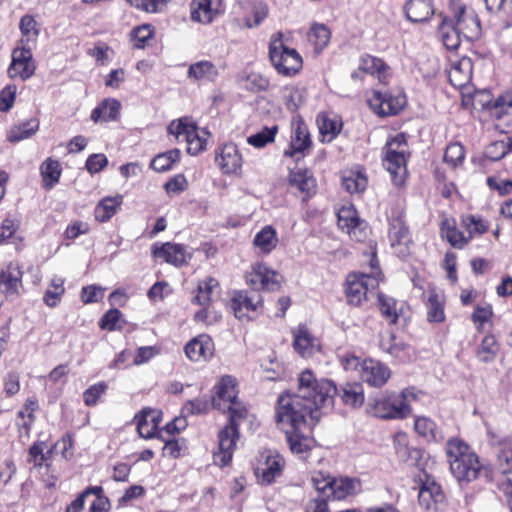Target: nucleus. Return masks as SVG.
Listing matches in <instances>:
<instances>
[{
	"mask_svg": "<svg viewBox=\"0 0 512 512\" xmlns=\"http://www.w3.org/2000/svg\"><path fill=\"white\" fill-rule=\"evenodd\" d=\"M491 114L500 122L501 128L512 130V92L498 97L491 107Z\"/></svg>",
	"mask_w": 512,
	"mask_h": 512,
	"instance_id": "30",
	"label": "nucleus"
},
{
	"mask_svg": "<svg viewBox=\"0 0 512 512\" xmlns=\"http://www.w3.org/2000/svg\"><path fill=\"white\" fill-rule=\"evenodd\" d=\"M332 481V477L325 475L322 472H314L311 476V483L313 487L326 498H328Z\"/></svg>",
	"mask_w": 512,
	"mask_h": 512,
	"instance_id": "62",
	"label": "nucleus"
},
{
	"mask_svg": "<svg viewBox=\"0 0 512 512\" xmlns=\"http://www.w3.org/2000/svg\"><path fill=\"white\" fill-rule=\"evenodd\" d=\"M152 252L156 258H160L176 267L187 264L188 259L191 257L183 245L170 242L163 243L161 246L154 244Z\"/></svg>",
	"mask_w": 512,
	"mask_h": 512,
	"instance_id": "22",
	"label": "nucleus"
},
{
	"mask_svg": "<svg viewBox=\"0 0 512 512\" xmlns=\"http://www.w3.org/2000/svg\"><path fill=\"white\" fill-rule=\"evenodd\" d=\"M238 428L235 425H226L218 434V450L214 452V463L226 466L230 463L238 440Z\"/></svg>",
	"mask_w": 512,
	"mask_h": 512,
	"instance_id": "18",
	"label": "nucleus"
},
{
	"mask_svg": "<svg viewBox=\"0 0 512 512\" xmlns=\"http://www.w3.org/2000/svg\"><path fill=\"white\" fill-rule=\"evenodd\" d=\"M465 158L464 147L458 143H451L447 146L444 154V160L446 163L453 167L461 164Z\"/></svg>",
	"mask_w": 512,
	"mask_h": 512,
	"instance_id": "58",
	"label": "nucleus"
},
{
	"mask_svg": "<svg viewBox=\"0 0 512 512\" xmlns=\"http://www.w3.org/2000/svg\"><path fill=\"white\" fill-rule=\"evenodd\" d=\"M167 131L178 142H186L187 152L190 155H197L206 149L209 133L204 129L199 130L195 123L188 118L173 120L168 125Z\"/></svg>",
	"mask_w": 512,
	"mask_h": 512,
	"instance_id": "6",
	"label": "nucleus"
},
{
	"mask_svg": "<svg viewBox=\"0 0 512 512\" xmlns=\"http://www.w3.org/2000/svg\"><path fill=\"white\" fill-rule=\"evenodd\" d=\"M281 94L286 108L290 111H295L302 102L301 91L294 86L284 87Z\"/></svg>",
	"mask_w": 512,
	"mask_h": 512,
	"instance_id": "57",
	"label": "nucleus"
},
{
	"mask_svg": "<svg viewBox=\"0 0 512 512\" xmlns=\"http://www.w3.org/2000/svg\"><path fill=\"white\" fill-rule=\"evenodd\" d=\"M285 465L284 458L274 451H265L261 454L255 474L263 484H271L282 474Z\"/></svg>",
	"mask_w": 512,
	"mask_h": 512,
	"instance_id": "14",
	"label": "nucleus"
},
{
	"mask_svg": "<svg viewBox=\"0 0 512 512\" xmlns=\"http://www.w3.org/2000/svg\"><path fill=\"white\" fill-rule=\"evenodd\" d=\"M107 384L105 382H99L91 385L83 393V401L86 406H95L98 399L106 392Z\"/></svg>",
	"mask_w": 512,
	"mask_h": 512,
	"instance_id": "59",
	"label": "nucleus"
},
{
	"mask_svg": "<svg viewBox=\"0 0 512 512\" xmlns=\"http://www.w3.org/2000/svg\"><path fill=\"white\" fill-rule=\"evenodd\" d=\"M22 272L18 266L9 265L0 271V291L7 297H16L22 288Z\"/></svg>",
	"mask_w": 512,
	"mask_h": 512,
	"instance_id": "28",
	"label": "nucleus"
},
{
	"mask_svg": "<svg viewBox=\"0 0 512 512\" xmlns=\"http://www.w3.org/2000/svg\"><path fill=\"white\" fill-rule=\"evenodd\" d=\"M380 282L379 275L350 273L346 279V297L350 304L361 305L369 292L374 291Z\"/></svg>",
	"mask_w": 512,
	"mask_h": 512,
	"instance_id": "8",
	"label": "nucleus"
},
{
	"mask_svg": "<svg viewBox=\"0 0 512 512\" xmlns=\"http://www.w3.org/2000/svg\"><path fill=\"white\" fill-rule=\"evenodd\" d=\"M306 430L286 429V440L291 452L301 459L307 457V453L313 446V441L305 433Z\"/></svg>",
	"mask_w": 512,
	"mask_h": 512,
	"instance_id": "33",
	"label": "nucleus"
},
{
	"mask_svg": "<svg viewBox=\"0 0 512 512\" xmlns=\"http://www.w3.org/2000/svg\"><path fill=\"white\" fill-rule=\"evenodd\" d=\"M369 107L380 116L395 115L402 110L406 104L403 94L392 95L374 90L367 98Z\"/></svg>",
	"mask_w": 512,
	"mask_h": 512,
	"instance_id": "12",
	"label": "nucleus"
},
{
	"mask_svg": "<svg viewBox=\"0 0 512 512\" xmlns=\"http://www.w3.org/2000/svg\"><path fill=\"white\" fill-rule=\"evenodd\" d=\"M317 124L321 141L326 143H330L334 140L342 128V121L338 116H329L324 113L318 115Z\"/></svg>",
	"mask_w": 512,
	"mask_h": 512,
	"instance_id": "39",
	"label": "nucleus"
},
{
	"mask_svg": "<svg viewBox=\"0 0 512 512\" xmlns=\"http://www.w3.org/2000/svg\"><path fill=\"white\" fill-rule=\"evenodd\" d=\"M311 138L306 124L297 119L292 122V135L289 147L284 151V157L293 158L296 162L303 159L311 147Z\"/></svg>",
	"mask_w": 512,
	"mask_h": 512,
	"instance_id": "13",
	"label": "nucleus"
},
{
	"mask_svg": "<svg viewBox=\"0 0 512 512\" xmlns=\"http://www.w3.org/2000/svg\"><path fill=\"white\" fill-rule=\"evenodd\" d=\"M473 61L469 57H462L456 61L451 62V67L448 71L450 83L459 89H466L467 94L469 91V84L472 79Z\"/></svg>",
	"mask_w": 512,
	"mask_h": 512,
	"instance_id": "20",
	"label": "nucleus"
},
{
	"mask_svg": "<svg viewBox=\"0 0 512 512\" xmlns=\"http://www.w3.org/2000/svg\"><path fill=\"white\" fill-rule=\"evenodd\" d=\"M405 13L412 22H424L434 13L432 0H409L405 5Z\"/></svg>",
	"mask_w": 512,
	"mask_h": 512,
	"instance_id": "38",
	"label": "nucleus"
},
{
	"mask_svg": "<svg viewBox=\"0 0 512 512\" xmlns=\"http://www.w3.org/2000/svg\"><path fill=\"white\" fill-rule=\"evenodd\" d=\"M39 128V123L36 119H31L22 123L21 125L12 127L7 135L10 142H18L27 139L34 135Z\"/></svg>",
	"mask_w": 512,
	"mask_h": 512,
	"instance_id": "50",
	"label": "nucleus"
},
{
	"mask_svg": "<svg viewBox=\"0 0 512 512\" xmlns=\"http://www.w3.org/2000/svg\"><path fill=\"white\" fill-rule=\"evenodd\" d=\"M222 0H193L191 4L192 20L208 24L220 13Z\"/></svg>",
	"mask_w": 512,
	"mask_h": 512,
	"instance_id": "26",
	"label": "nucleus"
},
{
	"mask_svg": "<svg viewBox=\"0 0 512 512\" xmlns=\"http://www.w3.org/2000/svg\"><path fill=\"white\" fill-rule=\"evenodd\" d=\"M424 303L429 323H443L445 321V297L441 292L434 288L429 289L426 292Z\"/></svg>",
	"mask_w": 512,
	"mask_h": 512,
	"instance_id": "27",
	"label": "nucleus"
},
{
	"mask_svg": "<svg viewBox=\"0 0 512 512\" xmlns=\"http://www.w3.org/2000/svg\"><path fill=\"white\" fill-rule=\"evenodd\" d=\"M337 388L327 379H317L311 370L298 376L297 392H284L277 400L276 420L283 430H310L321 411L333 406Z\"/></svg>",
	"mask_w": 512,
	"mask_h": 512,
	"instance_id": "1",
	"label": "nucleus"
},
{
	"mask_svg": "<svg viewBox=\"0 0 512 512\" xmlns=\"http://www.w3.org/2000/svg\"><path fill=\"white\" fill-rule=\"evenodd\" d=\"M389 239L394 252L406 257L410 254L412 240L407 225L401 218L393 219L389 229Z\"/></svg>",
	"mask_w": 512,
	"mask_h": 512,
	"instance_id": "19",
	"label": "nucleus"
},
{
	"mask_svg": "<svg viewBox=\"0 0 512 512\" xmlns=\"http://www.w3.org/2000/svg\"><path fill=\"white\" fill-rule=\"evenodd\" d=\"M20 30L23 37H25L24 41L27 43V45H30V40L35 39L39 34V31L36 27V21L30 15H25L21 18Z\"/></svg>",
	"mask_w": 512,
	"mask_h": 512,
	"instance_id": "61",
	"label": "nucleus"
},
{
	"mask_svg": "<svg viewBox=\"0 0 512 512\" xmlns=\"http://www.w3.org/2000/svg\"><path fill=\"white\" fill-rule=\"evenodd\" d=\"M444 498L440 486L433 481H426L420 487L418 493L419 505L425 510L435 509Z\"/></svg>",
	"mask_w": 512,
	"mask_h": 512,
	"instance_id": "35",
	"label": "nucleus"
},
{
	"mask_svg": "<svg viewBox=\"0 0 512 512\" xmlns=\"http://www.w3.org/2000/svg\"><path fill=\"white\" fill-rule=\"evenodd\" d=\"M341 399L353 408L362 406L364 403V389L360 383H346L341 389Z\"/></svg>",
	"mask_w": 512,
	"mask_h": 512,
	"instance_id": "47",
	"label": "nucleus"
},
{
	"mask_svg": "<svg viewBox=\"0 0 512 512\" xmlns=\"http://www.w3.org/2000/svg\"><path fill=\"white\" fill-rule=\"evenodd\" d=\"M409 155L408 143L403 133L389 138L383 148V165L397 186L402 185L406 180Z\"/></svg>",
	"mask_w": 512,
	"mask_h": 512,
	"instance_id": "4",
	"label": "nucleus"
},
{
	"mask_svg": "<svg viewBox=\"0 0 512 512\" xmlns=\"http://www.w3.org/2000/svg\"><path fill=\"white\" fill-rule=\"evenodd\" d=\"M247 282L256 290H277L281 276L263 263H256L247 274Z\"/></svg>",
	"mask_w": 512,
	"mask_h": 512,
	"instance_id": "16",
	"label": "nucleus"
},
{
	"mask_svg": "<svg viewBox=\"0 0 512 512\" xmlns=\"http://www.w3.org/2000/svg\"><path fill=\"white\" fill-rule=\"evenodd\" d=\"M361 491V482L356 478H333L328 498L342 500Z\"/></svg>",
	"mask_w": 512,
	"mask_h": 512,
	"instance_id": "31",
	"label": "nucleus"
},
{
	"mask_svg": "<svg viewBox=\"0 0 512 512\" xmlns=\"http://www.w3.org/2000/svg\"><path fill=\"white\" fill-rule=\"evenodd\" d=\"M289 184L298 189L305 197H311L316 192V180L308 169H291Z\"/></svg>",
	"mask_w": 512,
	"mask_h": 512,
	"instance_id": "32",
	"label": "nucleus"
},
{
	"mask_svg": "<svg viewBox=\"0 0 512 512\" xmlns=\"http://www.w3.org/2000/svg\"><path fill=\"white\" fill-rule=\"evenodd\" d=\"M218 76L217 66L207 60L193 63L188 69V78L197 82H214Z\"/></svg>",
	"mask_w": 512,
	"mask_h": 512,
	"instance_id": "37",
	"label": "nucleus"
},
{
	"mask_svg": "<svg viewBox=\"0 0 512 512\" xmlns=\"http://www.w3.org/2000/svg\"><path fill=\"white\" fill-rule=\"evenodd\" d=\"M337 217L338 227L348 234L352 240L360 242L367 237V224L359 218L356 209L352 205L340 208Z\"/></svg>",
	"mask_w": 512,
	"mask_h": 512,
	"instance_id": "11",
	"label": "nucleus"
},
{
	"mask_svg": "<svg viewBox=\"0 0 512 512\" xmlns=\"http://www.w3.org/2000/svg\"><path fill=\"white\" fill-rule=\"evenodd\" d=\"M509 144L505 141H496L485 149V156L493 161L502 159L509 152Z\"/></svg>",
	"mask_w": 512,
	"mask_h": 512,
	"instance_id": "63",
	"label": "nucleus"
},
{
	"mask_svg": "<svg viewBox=\"0 0 512 512\" xmlns=\"http://www.w3.org/2000/svg\"><path fill=\"white\" fill-rule=\"evenodd\" d=\"M262 305V297L257 294H249L246 291H237L231 298L230 307L234 315L240 321H250L253 319L251 313H255Z\"/></svg>",
	"mask_w": 512,
	"mask_h": 512,
	"instance_id": "17",
	"label": "nucleus"
},
{
	"mask_svg": "<svg viewBox=\"0 0 512 512\" xmlns=\"http://www.w3.org/2000/svg\"><path fill=\"white\" fill-rule=\"evenodd\" d=\"M367 184L366 173L361 167H355L343 173L342 185L351 194L363 192Z\"/></svg>",
	"mask_w": 512,
	"mask_h": 512,
	"instance_id": "40",
	"label": "nucleus"
},
{
	"mask_svg": "<svg viewBox=\"0 0 512 512\" xmlns=\"http://www.w3.org/2000/svg\"><path fill=\"white\" fill-rule=\"evenodd\" d=\"M20 221L16 218L7 217L0 226V243L12 239L19 229Z\"/></svg>",
	"mask_w": 512,
	"mask_h": 512,
	"instance_id": "64",
	"label": "nucleus"
},
{
	"mask_svg": "<svg viewBox=\"0 0 512 512\" xmlns=\"http://www.w3.org/2000/svg\"><path fill=\"white\" fill-rule=\"evenodd\" d=\"M281 34L273 38L269 46V58L275 70L283 76H295L302 68L303 61L294 48L287 47L281 40Z\"/></svg>",
	"mask_w": 512,
	"mask_h": 512,
	"instance_id": "7",
	"label": "nucleus"
},
{
	"mask_svg": "<svg viewBox=\"0 0 512 512\" xmlns=\"http://www.w3.org/2000/svg\"><path fill=\"white\" fill-rule=\"evenodd\" d=\"M180 159V151L171 149L165 153H161L151 161V168L157 172H165L171 169L172 165Z\"/></svg>",
	"mask_w": 512,
	"mask_h": 512,
	"instance_id": "51",
	"label": "nucleus"
},
{
	"mask_svg": "<svg viewBox=\"0 0 512 512\" xmlns=\"http://www.w3.org/2000/svg\"><path fill=\"white\" fill-rule=\"evenodd\" d=\"M12 61L8 68L10 78H19L23 81L31 78L36 71V62L33 59L30 45L22 38L12 51Z\"/></svg>",
	"mask_w": 512,
	"mask_h": 512,
	"instance_id": "9",
	"label": "nucleus"
},
{
	"mask_svg": "<svg viewBox=\"0 0 512 512\" xmlns=\"http://www.w3.org/2000/svg\"><path fill=\"white\" fill-rule=\"evenodd\" d=\"M342 365L346 371H355L359 378L372 387H382L391 376L388 366L375 359H360L355 355L342 358Z\"/></svg>",
	"mask_w": 512,
	"mask_h": 512,
	"instance_id": "5",
	"label": "nucleus"
},
{
	"mask_svg": "<svg viewBox=\"0 0 512 512\" xmlns=\"http://www.w3.org/2000/svg\"><path fill=\"white\" fill-rule=\"evenodd\" d=\"M184 351L193 362L207 361L214 353V344L208 335L202 334L190 340Z\"/></svg>",
	"mask_w": 512,
	"mask_h": 512,
	"instance_id": "24",
	"label": "nucleus"
},
{
	"mask_svg": "<svg viewBox=\"0 0 512 512\" xmlns=\"http://www.w3.org/2000/svg\"><path fill=\"white\" fill-rule=\"evenodd\" d=\"M331 32L324 24H314L308 32V41L316 53L321 52L329 43Z\"/></svg>",
	"mask_w": 512,
	"mask_h": 512,
	"instance_id": "49",
	"label": "nucleus"
},
{
	"mask_svg": "<svg viewBox=\"0 0 512 512\" xmlns=\"http://www.w3.org/2000/svg\"><path fill=\"white\" fill-rule=\"evenodd\" d=\"M215 163L223 174L238 175L242 171L243 158L234 143H226L217 149Z\"/></svg>",
	"mask_w": 512,
	"mask_h": 512,
	"instance_id": "15",
	"label": "nucleus"
},
{
	"mask_svg": "<svg viewBox=\"0 0 512 512\" xmlns=\"http://www.w3.org/2000/svg\"><path fill=\"white\" fill-rule=\"evenodd\" d=\"M446 454L450 470L458 482H471L478 477L481 469L477 455L461 439L447 441Z\"/></svg>",
	"mask_w": 512,
	"mask_h": 512,
	"instance_id": "2",
	"label": "nucleus"
},
{
	"mask_svg": "<svg viewBox=\"0 0 512 512\" xmlns=\"http://www.w3.org/2000/svg\"><path fill=\"white\" fill-rule=\"evenodd\" d=\"M413 388H405L400 393H386L370 404L372 416L385 420L404 419L411 414L409 399H414Z\"/></svg>",
	"mask_w": 512,
	"mask_h": 512,
	"instance_id": "3",
	"label": "nucleus"
},
{
	"mask_svg": "<svg viewBox=\"0 0 512 512\" xmlns=\"http://www.w3.org/2000/svg\"><path fill=\"white\" fill-rule=\"evenodd\" d=\"M499 348L500 346L496 338L493 335L488 334L482 339L478 346L476 356L482 363L493 362L497 357Z\"/></svg>",
	"mask_w": 512,
	"mask_h": 512,
	"instance_id": "46",
	"label": "nucleus"
},
{
	"mask_svg": "<svg viewBox=\"0 0 512 512\" xmlns=\"http://www.w3.org/2000/svg\"><path fill=\"white\" fill-rule=\"evenodd\" d=\"M221 317V314L214 309H211L210 305L202 306V308L194 314L195 322L206 326L217 323Z\"/></svg>",
	"mask_w": 512,
	"mask_h": 512,
	"instance_id": "60",
	"label": "nucleus"
},
{
	"mask_svg": "<svg viewBox=\"0 0 512 512\" xmlns=\"http://www.w3.org/2000/svg\"><path fill=\"white\" fill-rule=\"evenodd\" d=\"M439 37L448 50H456L463 39L460 31L454 26V21L448 16L442 19L439 25Z\"/></svg>",
	"mask_w": 512,
	"mask_h": 512,
	"instance_id": "36",
	"label": "nucleus"
},
{
	"mask_svg": "<svg viewBox=\"0 0 512 512\" xmlns=\"http://www.w3.org/2000/svg\"><path fill=\"white\" fill-rule=\"evenodd\" d=\"M214 389L215 396L212 399V404L219 410L226 411V406L238 399L237 382L232 376H223Z\"/></svg>",
	"mask_w": 512,
	"mask_h": 512,
	"instance_id": "21",
	"label": "nucleus"
},
{
	"mask_svg": "<svg viewBox=\"0 0 512 512\" xmlns=\"http://www.w3.org/2000/svg\"><path fill=\"white\" fill-rule=\"evenodd\" d=\"M121 104L116 99H105L91 113L94 122H108L116 120L120 113Z\"/></svg>",
	"mask_w": 512,
	"mask_h": 512,
	"instance_id": "42",
	"label": "nucleus"
},
{
	"mask_svg": "<svg viewBox=\"0 0 512 512\" xmlns=\"http://www.w3.org/2000/svg\"><path fill=\"white\" fill-rule=\"evenodd\" d=\"M498 469L502 475L499 487L509 497L512 512V448L503 447L498 454Z\"/></svg>",
	"mask_w": 512,
	"mask_h": 512,
	"instance_id": "25",
	"label": "nucleus"
},
{
	"mask_svg": "<svg viewBox=\"0 0 512 512\" xmlns=\"http://www.w3.org/2000/svg\"><path fill=\"white\" fill-rule=\"evenodd\" d=\"M122 202L123 196L120 194L103 198L95 207V219L99 222L108 221L117 213Z\"/></svg>",
	"mask_w": 512,
	"mask_h": 512,
	"instance_id": "41",
	"label": "nucleus"
},
{
	"mask_svg": "<svg viewBox=\"0 0 512 512\" xmlns=\"http://www.w3.org/2000/svg\"><path fill=\"white\" fill-rule=\"evenodd\" d=\"M293 346L296 352L304 357H310L314 352L319 350L320 344L318 339L304 325H299L292 330Z\"/></svg>",
	"mask_w": 512,
	"mask_h": 512,
	"instance_id": "23",
	"label": "nucleus"
},
{
	"mask_svg": "<svg viewBox=\"0 0 512 512\" xmlns=\"http://www.w3.org/2000/svg\"><path fill=\"white\" fill-rule=\"evenodd\" d=\"M154 28L150 24H142L133 28L131 31V41L134 48L142 49L145 47L147 41L152 38Z\"/></svg>",
	"mask_w": 512,
	"mask_h": 512,
	"instance_id": "55",
	"label": "nucleus"
},
{
	"mask_svg": "<svg viewBox=\"0 0 512 512\" xmlns=\"http://www.w3.org/2000/svg\"><path fill=\"white\" fill-rule=\"evenodd\" d=\"M380 348L395 358H403L406 355L407 346L392 332L385 331L380 334Z\"/></svg>",
	"mask_w": 512,
	"mask_h": 512,
	"instance_id": "44",
	"label": "nucleus"
},
{
	"mask_svg": "<svg viewBox=\"0 0 512 512\" xmlns=\"http://www.w3.org/2000/svg\"><path fill=\"white\" fill-rule=\"evenodd\" d=\"M65 293L64 279L55 276L43 295V302L50 308H55L61 302Z\"/></svg>",
	"mask_w": 512,
	"mask_h": 512,
	"instance_id": "48",
	"label": "nucleus"
},
{
	"mask_svg": "<svg viewBox=\"0 0 512 512\" xmlns=\"http://www.w3.org/2000/svg\"><path fill=\"white\" fill-rule=\"evenodd\" d=\"M360 64L365 74L376 77L381 83L389 82L392 75L391 69L381 58L365 55L360 58Z\"/></svg>",
	"mask_w": 512,
	"mask_h": 512,
	"instance_id": "34",
	"label": "nucleus"
},
{
	"mask_svg": "<svg viewBox=\"0 0 512 512\" xmlns=\"http://www.w3.org/2000/svg\"><path fill=\"white\" fill-rule=\"evenodd\" d=\"M219 283L215 278L207 277L198 282L197 294L193 298V303L200 306H209L215 295L218 293Z\"/></svg>",
	"mask_w": 512,
	"mask_h": 512,
	"instance_id": "43",
	"label": "nucleus"
},
{
	"mask_svg": "<svg viewBox=\"0 0 512 512\" xmlns=\"http://www.w3.org/2000/svg\"><path fill=\"white\" fill-rule=\"evenodd\" d=\"M277 131L278 127L276 125L264 127L261 131L249 136L247 138V142L256 148L264 147L268 143L274 141Z\"/></svg>",
	"mask_w": 512,
	"mask_h": 512,
	"instance_id": "54",
	"label": "nucleus"
},
{
	"mask_svg": "<svg viewBox=\"0 0 512 512\" xmlns=\"http://www.w3.org/2000/svg\"><path fill=\"white\" fill-rule=\"evenodd\" d=\"M160 421V412L154 409H143L135 416L137 431L141 437L146 439L155 436Z\"/></svg>",
	"mask_w": 512,
	"mask_h": 512,
	"instance_id": "29",
	"label": "nucleus"
},
{
	"mask_svg": "<svg viewBox=\"0 0 512 512\" xmlns=\"http://www.w3.org/2000/svg\"><path fill=\"white\" fill-rule=\"evenodd\" d=\"M253 243L259 252L269 254L278 243L275 230L271 226L264 227L255 235Z\"/></svg>",
	"mask_w": 512,
	"mask_h": 512,
	"instance_id": "45",
	"label": "nucleus"
},
{
	"mask_svg": "<svg viewBox=\"0 0 512 512\" xmlns=\"http://www.w3.org/2000/svg\"><path fill=\"white\" fill-rule=\"evenodd\" d=\"M492 317L493 308L490 304L476 306L471 315L472 322L474 323L478 332H482L484 330V325L491 322Z\"/></svg>",
	"mask_w": 512,
	"mask_h": 512,
	"instance_id": "56",
	"label": "nucleus"
},
{
	"mask_svg": "<svg viewBox=\"0 0 512 512\" xmlns=\"http://www.w3.org/2000/svg\"><path fill=\"white\" fill-rule=\"evenodd\" d=\"M414 429L419 435L427 438L428 440L438 439L436 424L432 419L428 417H416L414 422Z\"/></svg>",
	"mask_w": 512,
	"mask_h": 512,
	"instance_id": "53",
	"label": "nucleus"
},
{
	"mask_svg": "<svg viewBox=\"0 0 512 512\" xmlns=\"http://www.w3.org/2000/svg\"><path fill=\"white\" fill-rule=\"evenodd\" d=\"M451 17L454 26L460 31L463 39L468 41L476 39L480 35V22L472 10H468L458 1L450 2Z\"/></svg>",
	"mask_w": 512,
	"mask_h": 512,
	"instance_id": "10",
	"label": "nucleus"
},
{
	"mask_svg": "<svg viewBox=\"0 0 512 512\" xmlns=\"http://www.w3.org/2000/svg\"><path fill=\"white\" fill-rule=\"evenodd\" d=\"M40 169L44 186L46 188L53 187L59 181L61 175V167L58 161L47 159L41 165Z\"/></svg>",
	"mask_w": 512,
	"mask_h": 512,
	"instance_id": "52",
	"label": "nucleus"
}]
</instances>
